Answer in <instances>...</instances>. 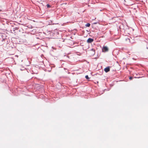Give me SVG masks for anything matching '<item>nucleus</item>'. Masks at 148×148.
<instances>
[{
	"mask_svg": "<svg viewBox=\"0 0 148 148\" xmlns=\"http://www.w3.org/2000/svg\"><path fill=\"white\" fill-rule=\"evenodd\" d=\"M89 52L90 56H93L95 54V50L93 49H92L89 51Z\"/></svg>",
	"mask_w": 148,
	"mask_h": 148,
	"instance_id": "obj_1",
	"label": "nucleus"
},
{
	"mask_svg": "<svg viewBox=\"0 0 148 148\" xmlns=\"http://www.w3.org/2000/svg\"><path fill=\"white\" fill-rule=\"evenodd\" d=\"M102 51L103 52H107L108 51V49L106 46H103L102 49Z\"/></svg>",
	"mask_w": 148,
	"mask_h": 148,
	"instance_id": "obj_2",
	"label": "nucleus"
},
{
	"mask_svg": "<svg viewBox=\"0 0 148 148\" xmlns=\"http://www.w3.org/2000/svg\"><path fill=\"white\" fill-rule=\"evenodd\" d=\"M93 39L91 38H89L87 40V42L88 43H90L92 42H93Z\"/></svg>",
	"mask_w": 148,
	"mask_h": 148,
	"instance_id": "obj_3",
	"label": "nucleus"
},
{
	"mask_svg": "<svg viewBox=\"0 0 148 148\" xmlns=\"http://www.w3.org/2000/svg\"><path fill=\"white\" fill-rule=\"evenodd\" d=\"M104 70L105 72L106 73H107L110 71V69L109 67H107L106 68L104 69Z\"/></svg>",
	"mask_w": 148,
	"mask_h": 148,
	"instance_id": "obj_4",
	"label": "nucleus"
},
{
	"mask_svg": "<svg viewBox=\"0 0 148 148\" xmlns=\"http://www.w3.org/2000/svg\"><path fill=\"white\" fill-rule=\"evenodd\" d=\"M90 24L89 23H87L86 25L85 26L87 27H89L90 26Z\"/></svg>",
	"mask_w": 148,
	"mask_h": 148,
	"instance_id": "obj_5",
	"label": "nucleus"
},
{
	"mask_svg": "<svg viewBox=\"0 0 148 148\" xmlns=\"http://www.w3.org/2000/svg\"><path fill=\"white\" fill-rule=\"evenodd\" d=\"M85 77L86 79H89L88 76V75H86L85 76Z\"/></svg>",
	"mask_w": 148,
	"mask_h": 148,
	"instance_id": "obj_6",
	"label": "nucleus"
},
{
	"mask_svg": "<svg viewBox=\"0 0 148 148\" xmlns=\"http://www.w3.org/2000/svg\"><path fill=\"white\" fill-rule=\"evenodd\" d=\"M47 7H48V8L50 7V5L49 4H47Z\"/></svg>",
	"mask_w": 148,
	"mask_h": 148,
	"instance_id": "obj_7",
	"label": "nucleus"
},
{
	"mask_svg": "<svg viewBox=\"0 0 148 148\" xmlns=\"http://www.w3.org/2000/svg\"><path fill=\"white\" fill-rule=\"evenodd\" d=\"M132 77H130V78H129V79H130V80H132Z\"/></svg>",
	"mask_w": 148,
	"mask_h": 148,
	"instance_id": "obj_8",
	"label": "nucleus"
}]
</instances>
